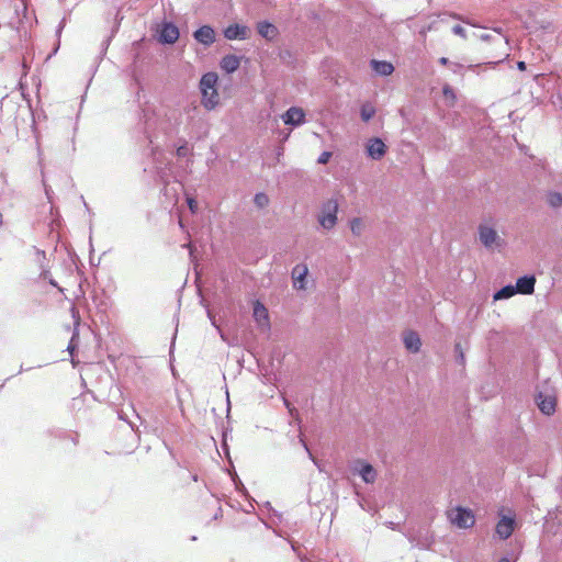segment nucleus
I'll return each mask as SVG.
<instances>
[{
  "label": "nucleus",
  "instance_id": "obj_2",
  "mask_svg": "<svg viewBox=\"0 0 562 562\" xmlns=\"http://www.w3.org/2000/svg\"><path fill=\"white\" fill-rule=\"evenodd\" d=\"M449 521L461 529H468L474 526L475 517L471 509L457 506L447 513Z\"/></svg>",
  "mask_w": 562,
  "mask_h": 562
},
{
  "label": "nucleus",
  "instance_id": "obj_1",
  "mask_svg": "<svg viewBox=\"0 0 562 562\" xmlns=\"http://www.w3.org/2000/svg\"><path fill=\"white\" fill-rule=\"evenodd\" d=\"M338 209L339 204L336 199H329L323 204L318 215V223L324 229L330 231L336 226Z\"/></svg>",
  "mask_w": 562,
  "mask_h": 562
},
{
  "label": "nucleus",
  "instance_id": "obj_32",
  "mask_svg": "<svg viewBox=\"0 0 562 562\" xmlns=\"http://www.w3.org/2000/svg\"><path fill=\"white\" fill-rule=\"evenodd\" d=\"M330 157H331V153H330V151H323V153L321 154V156L318 157V160H317V161H318V164H323V165H325V164H327V162H328V160L330 159Z\"/></svg>",
  "mask_w": 562,
  "mask_h": 562
},
{
  "label": "nucleus",
  "instance_id": "obj_38",
  "mask_svg": "<svg viewBox=\"0 0 562 562\" xmlns=\"http://www.w3.org/2000/svg\"><path fill=\"white\" fill-rule=\"evenodd\" d=\"M517 67L519 70H525L526 69V63L525 61H518L517 63Z\"/></svg>",
  "mask_w": 562,
  "mask_h": 562
},
{
  "label": "nucleus",
  "instance_id": "obj_4",
  "mask_svg": "<svg viewBox=\"0 0 562 562\" xmlns=\"http://www.w3.org/2000/svg\"><path fill=\"white\" fill-rule=\"evenodd\" d=\"M217 75L214 72L204 74L200 80V90L205 100L209 95H217L216 93ZM202 105H207L206 102L202 101ZM209 105H218L217 101L209 99Z\"/></svg>",
  "mask_w": 562,
  "mask_h": 562
},
{
  "label": "nucleus",
  "instance_id": "obj_35",
  "mask_svg": "<svg viewBox=\"0 0 562 562\" xmlns=\"http://www.w3.org/2000/svg\"><path fill=\"white\" fill-rule=\"evenodd\" d=\"M494 31L498 34L497 40H498L499 42H502V41L507 42L506 37H505V36L503 35V33H502V29H501V27L494 29Z\"/></svg>",
  "mask_w": 562,
  "mask_h": 562
},
{
  "label": "nucleus",
  "instance_id": "obj_40",
  "mask_svg": "<svg viewBox=\"0 0 562 562\" xmlns=\"http://www.w3.org/2000/svg\"><path fill=\"white\" fill-rule=\"evenodd\" d=\"M459 359H461L462 362L464 361V356L462 351L460 352Z\"/></svg>",
  "mask_w": 562,
  "mask_h": 562
},
{
  "label": "nucleus",
  "instance_id": "obj_36",
  "mask_svg": "<svg viewBox=\"0 0 562 562\" xmlns=\"http://www.w3.org/2000/svg\"><path fill=\"white\" fill-rule=\"evenodd\" d=\"M451 63H452V61H450V60H449V58H447V57H440V58H439V64H440V65L449 66V67H450Z\"/></svg>",
  "mask_w": 562,
  "mask_h": 562
},
{
  "label": "nucleus",
  "instance_id": "obj_18",
  "mask_svg": "<svg viewBox=\"0 0 562 562\" xmlns=\"http://www.w3.org/2000/svg\"><path fill=\"white\" fill-rule=\"evenodd\" d=\"M257 32L261 37L268 41H271L279 33L277 26L267 20L258 22Z\"/></svg>",
  "mask_w": 562,
  "mask_h": 562
},
{
  "label": "nucleus",
  "instance_id": "obj_37",
  "mask_svg": "<svg viewBox=\"0 0 562 562\" xmlns=\"http://www.w3.org/2000/svg\"><path fill=\"white\" fill-rule=\"evenodd\" d=\"M65 22H66V19L64 18V19L60 21V23H59V25H58V27H57V30H56L57 35H59V34L61 33V31H63V29H64V26H65Z\"/></svg>",
  "mask_w": 562,
  "mask_h": 562
},
{
  "label": "nucleus",
  "instance_id": "obj_19",
  "mask_svg": "<svg viewBox=\"0 0 562 562\" xmlns=\"http://www.w3.org/2000/svg\"><path fill=\"white\" fill-rule=\"evenodd\" d=\"M536 278L531 277H521L516 282V292L520 294H532L535 291Z\"/></svg>",
  "mask_w": 562,
  "mask_h": 562
},
{
  "label": "nucleus",
  "instance_id": "obj_9",
  "mask_svg": "<svg viewBox=\"0 0 562 562\" xmlns=\"http://www.w3.org/2000/svg\"><path fill=\"white\" fill-rule=\"evenodd\" d=\"M539 409L546 415H552L555 412L557 397L552 394L543 395L540 392L537 396Z\"/></svg>",
  "mask_w": 562,
  "mask_h": 562
},
{
  "label": "nucleus",
  "instance_id": "obj_33",
  "mask_svg": "<svg viewBox=\"0 0 562 562\" xmlns=\"http://www.w3.org/2000/svg\"><path fill=\"white\" fill-rule=\"evenodd\" d=\"M483 68V65L481 64H470L467 69L474 72V74H480L481 69Z\"/></svg>",
  "mask_w": 562,
  "mask_h": 562
},
{
  "label": "nucleus",
  "instance_id": "obj_31",
  "mask_svg": "<svg viewBox=\"0 0 562 562\" xmlns=\"http://www.w3.org/2000/svg\"><path fill=\"white\" fill-rule=\"evenodd\" d=\"M464 68H465L464 65L459 64V63H451V65H450V69L454 74H458V75H462V71H463Z\"/></svg>",
  "mask_w": 562,
  "mask_h": 562
},
{
  "label": "nucleus",
  "instance_id": "obj_29",
  "mask_svg": "<svg viewBox=\"0 0 562 562\" xmlns=\"http://www.w3.org/2000/svg\"><path fill=\"white\" fill-rule=\"evenodd\" d=\"M452 32H453V34L459 35L463 38L468 37L467 30L463 26H461L460 24L454 25L452 27Z\"/></svg>",
  "mask_w": 562,
  "mask_h": 562
},
{
  "label": "nucleus",
  "instance_id": "obj_12",
  "mask_svg": "<svg viewBox=\"0 0 562 562\" xmlns=\"http://www.w3.org/2000/svg\"><path fill=\"white\" fill-rule=\"evenodd\" d=\"M356 463L359 465L358 474L362 481L370 484L374 483L378 477L375 469L363 460H357Z\"/></svg>",
  "mask_w": 562,
  "mask_h": 562
},
{
  "label": "nucleus",
  "instance_id": "obj_11",
  "mask_svg": "<svg viewBox=\"0 0 562 562\" xmlns=\"http://www.w3.org/2000/svg\"><path fill=\"white\" fill-rule=\"evenodd\" d=\"M403 344L405 348L413 353H417L422 347L420 337L414 330H406L403 334Z\"/></svg>",
  "mask_w": 562,
  "mask_h": 562
},
{
  "label": "nucleus",
  "instance_id": "obj_7",
  "mask_svg": "<svg viewBox=\"0 0 562 562\" xmlns=\"http://www.w3.org/2000/svg\"><path fill=\"white\" fill-rule=\"evenodd\" d=\"M249 29L238 23L229 24L223 31L224 37L229 41H243L248 37Z\"/></svg>",
  "mask_w": 562,
  "mask_h": 562
},
{
  "label": "nucleus",
  "instance_id": "obj_20",
  "mask_svg": "<svg viewBox=\"0 0 562 562\" xmlns=\"http://www.w3.org/2000/svg\"><path fill=\"white\" fill-rule=\"evenodd\" d=\"M121 20H122V18H119V14H116L115 23H114V25L112 27L111 34L101 43V56L105 55L112 38L117 33Z\"/></svg>",
  "mask_w": 562,
  "mask_h": 562
},
{
  "label": "nucleus",
  "instance_id": "obj_28",
  "mask_svg": "<svg viewBox=\"0 0 562 562\" xmlns=\"http://www.w3.org/2000/svg\"><path fill=\"white\" fill-rule=\"evenodd\" d=\"M283 402H284V405H285V407L288 408V411H289L290 415H291L293 418L297 419V418H299V412H297V409H296V408H295V407H294V406H293V405H292V404H291V403H290L285 397H283Z\"/></svg>",
  "mask_w": 562,
  "mask_h": 562
},
{
  "label": "nucleus",
  "instance_id": "obj_23",
  "mask_svg": "<svg viewBox=\"0 0 562 562\" xmlns=\"http://www.w3.org/2000/svg\"><path fill=\"white\" fill-rule=\"evenodd\" d=\"M363 222L359 217H355L350 221V229L355 236H360L363 231Z\"/></svg>",
  "mask_w": 562,
  "mask_h": 562
},
{
  "label": "nucleus",
  "instance_id": "obj_16",
  "mask_svg": "<svg viewBox=\"0 0 562 562\" xmlns=\"http://www.w3.org/2000/svg\"><path fill=\"white\" fill-rule=\"evenodd\" d=\"M254 318L262 328H268L270 325L268 310L259 301H256L254 304Z\"/></svg>",
  "mask_w": 562,
  "mask_h": 562
},
{
  "label": "nucleus",
  "instance_id": "obj_25",
  "mask_svg": "<svg viewBox=\"0 0 562 562\" xmlns=\"http://www.w3.org/2000/svg\"><path fill=\"white\" fill-rule=\"evenodd\" d=\"M254 201H255V204L259 207H265L269 203V199H268L267 194H265V193H257L255 195Z\"/></svg>",
  "mask_w": 562,
  "mask_h": 562
},
{
  "label": "nucleus",
  "instance_id": "obj_17",
  "mask_svg": "<svg viewBox=\"0 0 562 562\" xmlns=\"http://www.w3.org/2000/svg\"><path fill=\"white\" fill-rule=\"evenodd\" d=\"M370 67L376 75L383 77L390 76L394 72L393 64L387 60L371 59Z\"/></svg>",
  "mask_w": 562,
  "mask_h": 562
},
{
  "label": "nucleus",
  "instance_id": "obj_21",
  "mask_svg": "<svg viewBox=\"0 0 562 562\" xmlns=\"http://www.w3.org/2000/svg\"><path fill=\"white\" fill-rule=\"evenodd\" d=\"M516 293L517 292H516L515 286L506 285L494 294V300L498 301V300L509 299V297L514 296Z\"/></svg>",
  "mask_w": 562,
  "mask_h": 562
},
{
  "label": "nucleus",
  "instance_id": "obj_22",
  "mask_svg": "<svg viewBox=\"0 0 562 562\" xmlns=\"http://www.w3.org/2000/svg\"><path fill=\"white\" fill-rule=\"evenodd\" d=\"M547 201L552 207H561L562 206V194L559 192H550L547 196Z\"/></svg>",
  "mask_w": 562,
  "mask_h": 562
},
{
  "label": "nucleus",
  "instance_id": "obj_5",
  "mask_svg": "<svg viewBox=\"0 0 562 562\" xmlns=\"http://www.w3.org/2000/svg\"><path fill=\"white\" fill-rule=\"evenodd\" d=\"M192 37L199 44L210 47L216 41V33L212 25L204 24L192 33Z\"/></svg>",
  "mask_w": 562,
  "mask_h": 562
},
{
  "label": "nucleus",
  "instance_id": "obj_15",
  "mask_svg": "<svg viewBox=\"0 0 562 562\" xmlns=\"http://www.w3.org/2000/svg\"><path fill=\"white\" fill-rule=\"evenodd\" d=\"M305 114L302 111V108H289V110L282 115V119L285 124L289 125H300L304 122Z\"/></svg>",
  "mask_w": 562,
  "mask_h": 562
},
{
  "label": "nucleus",
  "instance_id": "obj_30",
  "mask_svg": "<svg viewBox=\"0 0 562 562\" xmlns=\"http://www.w3.org/2000/svg\"><path fill=\"white\" fill-rule=\"evenodd\" d=\"M187 203H188V206L191 211V213H196L198 212V202L192 196H188L187 198Z\"/></svg>",
  "mask_w": 562,
  "mask_h": 562
},
{
  "label": "nucleus",
  "instance_id": "obj_14",
  "mask_svg": "<svg viewBox=\"0 0 562 562\" xmlns=\"http://www.w3.org/2000/svg\"><path fill=\"white\" fill-rule=\"evenodd\" d=\"M240 66V58L234 54L225 55L221 61L220 67L225 74H234Z\"/></svg>",
  "mask_w": 562,
  "mask_h": 562
},
{
  "label": "nucleus",
  "instance_id": "obj_8",
  "mask_svg": "<svg viewBox=\"0 0 562 562\" xmlns=\"http://www.w3.org/2000/svg\"><path fill=\"white\" fill-rule=\"evenodd\" d=\"M514 529L515 518L503 516L496 524L495 531L501 539L506 540L513 535Z\"/></svg>",
  "mask_w": 562,
  "mask_h": 562
},
{
  "label": "nucleus",
  "instance_id": "obj_27",
  "mask_svg": "<svg viewBox=\"0 0 562 562\" xmlns=\"http://www.w3.org/2000/svg\"><path fill=\"white\" fill-rule=\"evenodd\" d=\"M472 36L475 37V38H479L481 41H484V42H490V41L494 40V36H492L488 33H485V32H475V31H473L472 32Z\"/></svg>",
  "mask_w": 562,
  "mask_h": 562
},
{
  "label": "nucleus",
  "instance_id": "obj_39",
  "mask_svg": "<svg viewBox=\"0 0 562 562\" xmlns=\"http://www.w3.org/2000/svg\"><path fill=\"white\" fill-rule=\"evenodd\" d=\"M498 562H512L508 558H502Z\"/></svg>",
  "mask_w": 562,
  "mask_h": 562
},
{
  "label": "nucleus",
  "instance_id": "obj_34",
  "mask_svg": "<svg viewBox=\"0 0 562 562\" xmlns=\"http://www.w3.org/2000/svg\"><path fill=\"white\" fill-rule=\"evenodd\" d=\"M188 153H189V149H188L187 145H182L177 148L178 157H184L188 155Z\"/></svg>",
  "mask_w": 562,
  "mask_h": 562
},
{
  "label": "nucleus",
  "instance_id": "obj_13",
  "mask_svg": "<svg viewBox=\"0 0 562 562\" xmlns=\"http://www.w3.org/2000/svg\"><path fill=\"white\" fill-rule=\"evenodd\" d=\"M368 155L375 160L381 159L386 151V146L380 138H372L370 139L368 146H367Z\"/></svg>",
  "mask_w": 562,
  "mask_h": 562
},
{
  "label": "nucleus",
  "instance_id": "obj_6",
  "mask_svg": "<svg viewBox=\"0 0 562 562\" xmlns=\"http://www.w3.org/2000/svg\"><path fill=\"white\" fill-rule=\"evenodd\" d=\"M479 237L480 241L486 247V248H493L494 246L499 245V236L497 232L485 224H481L479 226Z\"/></svg>",
  "mask_w": 562,
  "mask_h": 562
},
{
  "label": "nucleus",
  "instance_id": "obj_26",
  "mask_svg": "<svg viewBox=\"0 0 562 562\" xmlns=\"http://www.w3.org/2000/svg\"><path fill=\"white\" fill-rule=\"evenodd\" d=\"M375 114L374 108H362L361 110V119L363 122H368Z\"/></svg>",
  "mask_w": 562,
  "mask_h": 562
},
{
  "label": "nucleus",
  "instance_id": "obj_41",
  "mask_svg": "<svg viewBox=\"0 0 562 562\" xmlns=\"http://www.w3.org/2000/svg\"><path fill=\"white\" fill-rule=\"evenodd\" d=\"M486 65H496V63L488 61Z\"/></svg>",
  "mask_w": 562,
  "mask_h": 562
},
{
  "label": "nucleus",
  "instance_id": "obj_24",
  "mask_svg": "<svg viewBox=\"0 0 562 562\" xmlns=\"http://www.w3.org/2000/svg\"><path fill=\"white\" fill-rule=\"evenodd\" d=\"M442 94H443L446 101H449V102H456L457 101V93H456L454 89L450 85H445L443 86Z\"/></svg>",
  "mask_w": 562,
  "mask_h": 562
},
{
  "label": "nucleus",
  "instance_id": "obj_10",
  "mask_svg": "<svg viewBox=\"0 0 562 562\" xmlns=\"http://www.w3.org/2000/svg\"><path fill=\"white\" fill-rule=\"evenodd\" d=\"M308 274V268L304 263L296 265L292 270L293 286L297 290L305 289V279Z\"/></svg>",
  "mask_w": 562,
  "mask_h": 562
},
{
  "label": "nucleus",
  "instance_id": "obj_3",
  "mask_svg": "<svg viewBox=\"0 0 562 562\" xmlns=\"http://www.w3.org/2000/svg\"><path fill=\"white\" fill-rule=\"evenodd\" d=\"M179 36V27L171 21L165 20L156 29V38L162 45L175 44Z\"/></svg>",
  "mask_w": 562,
  "mask_h": 562
}]
</instances>
